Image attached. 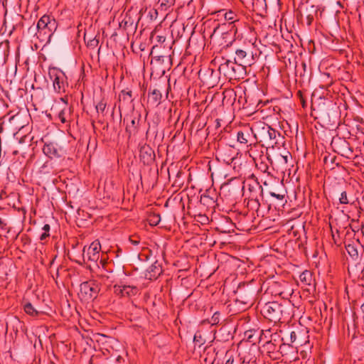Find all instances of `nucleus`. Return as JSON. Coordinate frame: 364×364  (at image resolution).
Wrapping results in <instances>:
<instances>
[{
  "instance_id": "f257e3e1",
  "label": "nucleus",
  "mask_w": 364,
  "mask_h": 364,
  "mask_svg": "<svg viewBox=\"0 0 364 364\" xmlns=\"http://www.w3.org/2000/svg\"><path fill=\"white\" fill-rule=\"evenodd\" d=\"M253 136L257 143H261L263 146L272 147L278 144L277 137L280 133L264 123H258L254 127Z\"/></svg>"
},
{
  "instance_id": "f03ea898",
  "label": "nucleus",
  "mask_w": 364,
  "mask_h": 364,
  "mask_svg": "<svg viewBox=\"0 0 364 364\" xmlns=\"http://www.w3.org/2000/svg\"><path fill=\"white\" fill-rule=\"evenodd\" d=\"M219 72L226 78L230 80L243 79L247 74V70L235 60H226L219 66Z\"/></svg>"
},
{
  "instance_id": "7ed1b4c3",
  "label": "nucleus",
  "mask_w": 364,
  "mask_h": 364,
  "mask_svg": "<svg viewBox=\"0 0 364 364\" xmlns=\"http://www.w3.org/2000/svg\"><path fill=\"white\" fill-rule=\"evenodd\" d=\"M51 111L63 124H69L73 120V109L68 105L66 97H60L56 100L51 107Z\"/></svg>"
},
{
  "instance_id": "20e7f679",
  "label": "nucleus",
  "mask_w": 364,
  "mask_h": 364,
  "mask_svg": "<svg viewBox=\"0 0 364 364\" xmlns=\"http://www.w3.org/2000/svg\"><path fill=\"white\" fill-rule=\"evenodd\" d=\"M284 309L283 305L278 302L273 301L265 304L261 312L267 319L272 322L277 323L282 319Z\"/></svg>"
},
{
  "instance_id": "39448f33",
  "label": "nucleus",
  "mask_w": 364,
  "mask_h": 364,
  "mask_svg": "<svg viewBox=\"0 0 364 364\" xmlns=\"http://www.w3.org/2000/svg\"><path fill=\"white\" fill-rule=\"evenodd\" d=\"M56 27L57 23L54 18L50 16L43 15L37 23L36 28L38 32L36 35H39L38 37L41 35L50 37L53 32L56 29Z\"/></svg>"
},
{
  "instance_id": "423d86ee",
  "label": "nucleus",
  "mask_w": 364,
  "mask_h": 364,
  "mask_svg": "<svg viewBox=\"0 0 364 364\" xmlns=\"http://www.w3.org/2000/svg\"><path fill=\"white\" fill-rule=\"evenodd\" d=\"M49 75L53 81L54 90L58 93L65 92L68 86L65 73L60 70L53 69L49 72Z\"/></svg>"
},
{
  "instance_id": "0eeeda50",
  "label": "nucleus",
  "mask_w": 364,
  "mask_h": 364,
  "mask_svg": "<svg viewBox=\"0 0 364 364\" xmlns=\"http://www.w3.org/2000/svg\"><path fill=\"white\" fill-rule=\"evenodd\" d=\"M234 60L237 64L243 67V68H245V70L247 67H250L255 63L252 51H247L242 48L237 49L235 50V57Z\"/></svg>"
},
{
  "instance_id": "6e6552de",
  "label": "nucleus",
  "mask_w": 364,
  "mask_h": 364,
  "mask_svg": "<svg viewBox=\"0 0 364 364\" xmlns=\"http://www.w3.org/2000/svg\"><path fill=\"white\" fill-rule=\"evenodd\" d=\"M99 290L98 286L93 282H85L80 284V294L82 299L89 301L97 296Z\"/></svg>"
},
{
  "instance_id": "1a4fd4ad",
  "label": "nucleus",
  "mask_w": 364,
  "mask_h": 364,
  "mask_svg": "<svg viewBox=\"0 0 364 364\" xmlns=\"http://www.w3.org/2000/svg\"><path fill=\"white\" fill-rule=\"evenodd\" d=\"M101 245L98 240L92 242L87 250H83V258L92 262H97L100 257Z\"/></svg>"
},
{
  "instance_id": "9d476101",
  "label": "nucleus",
  "mask_w": 364,
  "mask_h": 364,
  "mask_svg": "<svg viewBox=\"0 0 364 364\" xmlns=\"http://www.w3.org/2000/svg\"><path fill=\"white\" fill-rule=\"evenodd\" d=\"M113 289L114 294L120 296H132L139 292L138 288L134 285L115 284Z\"/></svg>"
},
{
  "instance_id": "9b49d317",
  "label": "nucleus",
  "mask_w": 364,
  "mask_h": 364,
  "mask_svg": "<svg viewBox=\"0 0 364 364\" xmlns=\"http://www.w3.org/2000/svg\"><path fill=\"white\" fill-rule=\"evenodd\" d=\"M235 294L237 301L243 304H248L252 303L253 300L254 291L246 289L245 287H240L235 291Z\"/></svg>"
},
{
  "instance_id": "f8f14e48",
  "label": "nucleus",
  "mask_w": 364,
  "mask_h": 364,
  "mask_svg": "<svg viewBox=\"0 0 364 364\" xmlns=\"http://www.w3.org/2000/svg\"><path fill=\"white\" fill-rule=\"evenodd\" d=\"M254 127L245 128L242 130L237 132V140L240 144L252 146V141L251 140L252 135L253 134Z\"/></svg>"
},
{
  "instance_id": "ddd939ff",
  "label": "nucleus",
  "mask_w": 364,
  "mask_h": 364,
  "mask_svg": "<svg viewBox=\"0 0 364 364\" xmlns=\"http://www.w3.org/2000/svg\"><path fill=\"white\" fill-rule=\"evenodd\" d=\"M43 153L50 159L60 157V151L53 143L46 144L43 148Z\"/></svg>"
},
{
  "instance_id": "4468645a",
  "label": "nucleus",
  "mask_w": 364,
  "mask_h": 364,
  "mask_svg": "<svg viewBox=\"0 0 364 364\" xmlns=\"http://www.w3.org/2000/svg\"><path fill=\"white\" fill-rule=\"evenodd\" d=\"M154 153L152 149L148 146H142L140 149V157L144 163H149L154 159Z\"/></svg>"
},
{
  "instance_id": "2eb2a0df",
  "label": "nucleus",
  "mask_w": 364,
  "mask_h": 364,
  "mask_svg": "<svg viewBox=\"0 0 364 364\" xmlns=\"http://www.w3.org/2000/svg\"><path fill=\"white\" fill-rule=\"evenodd\" d=\"M147 272L148 274H146V277H149V279H151L152 278H156L160 275L162 272V269L160 264L158 262H155L148 268Z\"/></svg>"
},
{
  "instance_id": "dca6fc26",
  "label": "nucleus",
  "mask_w": 364,
  "mask_h": 364,
  "mask_svg": "<svg viewBox=\"0 0 364 364\" xmlns=\"http://www.w3.org/2000/svg\"><path fill=\"white\" fill-rule=\"evenodd\" d=\"M358 246L359 245L355 243H349L346 245L347 252L355 260L358 258Z\"/></svg>"
},
{
  "instance_id": "f3484780",
  "label": "nucleus",
  "mask_w": 364,
  "mask_h": 364,
  "mask_svg": "<svg viewBox=\"0 0 364 364\" xmlns=\"http://www.w3.org/2000/svg\"><path fill=\"white\" fill-rule=\"evenodd\" d=\"M161 93L159 90L154 89L149 95V100L154 105H158L161 99Z\"/></svg>"
},
{
  "instance_id": "a211bd4d",
  "label": "nucleus",
  "mask_w": 364,
  "mask_h": 364,
  "mask_svg": "<svg viewBox=\"0 0 364 364\" xmlns=\"http://www.w3.org/2000/svg\"><path fill=\"white\" fill-rule=\"evenodd\" d=\"M306 18L309 24H310L313 21L314 16L317 14V8L314 5H311L309 7H306Z\"/></svg>"
},
{
  "instance_id": "6ab92c4d",
  "label": "nucleus",
  "mask_w": 364,
  "mask_h": 364,
  "mask_svg": "<svg viewBox=\"0 0 364 364\" xmlns=\"http://www.w3.org/2000/svg\"><path fill=\"white\" fill-rule=\"evenodd\" d=\"M224 17L226 21L230 22V23H232L239 21L238 15L232 11L225 12Z\"/></svg>"
},
{
  "instance_id": "aec40b11",
  "label": "nucleus",
  "mask_w": 364,
  "mask_h": 364,
  "mask_svg": "<svg viewBox=\"0 0 364 364\" xmlns=\"http://www.w3.org/2000/svg\"><path fill=\"white\" fill-rule=\"evenodd\" d=\"M119 101L124 102H131L132 100V91L130 90H122L119 95Z\"/></svg>"
},
{
  "instance_id": "412c9836",
  "label": "nucleus",
  "mask_w": 364,
  "mask_h": 364,
  "mask_svg": "<svg viewBox=\"0 0 364 364\" xmlns=\"http://www.w3.org/2000/svg\"><path fill=\"white\" fill-rule=\"evenodd\" d=\"M23 309L25 312L30 316H37L39 314V311H37L29 302L25 304Z\"/></svg>"
},
{
  "instance_id": "4be33fe9",
  "label": "nucleus",
  "mask_w": 364,
  "mask_h": 364,
  "mask_svg": "<svg viewBox=\"0 0 364 364\" xmlns=\"http://www.w3.org/2000/svg\"><path fill=\"white\" fill-rule=\"evenodd\" d=\"M342 156H346V157H349L350 154L353 153V149L350 147L349 144L346 141H342Z\"/></svg>"
},
{
  "instance_id": "5701e85b",
  "label": "nucleus",
  "mask_w": 364,
  "mask_h": 364,
  "mask_svg": "<svg viewBox=\"0 0 364 364\" xmlns=\"http://www.w3.org/2000/svg\"><path fill=\"white\" fill-rule=\"evenodd\" d=\"M106 107L107 102L104 100H100L95 106L97 112L98 114H102V115H104Z\"/></svg>"
},
{
  "instance_id": "b1692460",
  "label": "nucleus",
  "mask_w": 364,
  "mask_h": 364,
  "mask_svg": "<svg viewBox=\"0 0 364 364\" xmlns=\"http://www.w3.org/2000/svg\"><path fill=\"white\" fill-rule=\"evenodd\" d=\"M165 59L168 60V57L164 56V55L155 56L152 58L151 64V65H159V64L163 63L164 62Z\"/></svg>"
},
{
  "instance_id": "393cba45",
  "label": "nucleus",
  "mask_w": 364,
  "mask_h": 364,
  "mask_svg": "<svg viewBox=\"0 0 364 364\" xmlns=\"http://www.w3.org/2000/svg\"><path fill=\"white\" fill-rule=\"evenodd\" d=\"M160 220L161 218L159 214H153L149 218V222L151 225H157Z\"/></svg>"
},
{
  "instance_id": "a878e982",
  "label": "nucleus",
  "mask_w": 364,
  "mask_h": 364,
  "mask_svg": "<svg viewBox=\"0 0 364 364\" xmlns=\"http://www.w3.org/2000/svg\"><path fill=\"white\" fill-rule=\"evenodd\" d=\"M137 122L135 119H131L130 124L126 127L127 132L132 133L136 129Z\"/></svg>"
},
{
  "instance_id": "bb28decb",
  "label": "nucleus",
  "mask_w": 364,
  "mask_h": 364,
  "mask_svg": "<svg viewBox=\"0 0 364 364\" xmlns=\"http://www.w3.org/2000/svg\"><path fill=\"white\" fill-rule=\"evenodd\" d=\"M339 203L343 205H347L350 203V200L348 198L347 193L346 191H343L341 193L339 197Z\"/></svg>"
},
{
  "instance_id": "cd10ccee",
  "label": "nucleus",
  "mask_w": 364,
  "mask_h": 364,
  "mask_svg": "<svg viewBox=\"0 0 364 364\" xmlns=\"http://www.w3.org/2000/svg\"><path fill=\"white\" fill-rule=\"evenodd\" d=\"M311 274L306 271L304 272H303L301 275H300V279L301 282H306V284H310L309 282L311 280Z\"/></svg>"
},
{
  "instance_id": "c85d7f7f",
  "label": "nucleus",
  "mask_w": 364,
  "mask_h": 364,
  "mask_svg": "<svg viewBox=\"0 0 364 364\" xmlns=\"http://www.w3.org/2000/svg\"><path fill=\"white\" fill-rule=\"evenodd\" d=\"M225 357L228 358L225 362V364H233L234 358H233V355L230 352L228 351L226 353Z\"/></svg>"
},
{
  "instance_id": "c756f323",
  "label": "nucleus",
  "mask_w": 364,
  "mask_h": 364,
  "mask_svg": "<svg viewBox=\"0 0 364 364\" xmlns=\"http://www.w3.org/2000/svg\"><path fill=\"white\" fill-rule=\"evenodd\" d=\"M269 194L271 196L276 198L278 200H282L284 197V194L276 193L275 192H273V191H270Z\"/></svg>"
},
{
  "instance_id": "7c9ffc66",
  "label": "nucleus",
  "mask_w": 364,
  "mask_h": 364,
  "mask_svg": "<svg viewBox=\"0 0 364 364\" xmlns=\"http://www.w3.org/2000/svg\"><path fill=\"white\" fill-rule=\"evenodd\" d=\"M245 336L247 337V339L249 342H254V341L252 340L253 335L252 331H246Z\"/></svg>"
},
{
  "instance_id": "2f4dec72",
  "label": "nucleus",
  "mask_w": 364,
  "mask_h": 364,
  "mask_svg": "<svg viewBox=\"0 0 364 364\" xmlns=\"http://www.w3.org/2000/svg\"><path fill=\"white\" fill-rule=\"evenodd\" d=\"M156 38L157 42L161 43H164L166 40V38L164 36H156Z\"/></svg>"
},
{
  "instance_id": "473e14b6",
  "label": "nucleus",
  "mask_w": 364,
  "mask_h": 364,
  "mask_svg": "<svg viewBox=\"0 0 364 364\" xmlns=\"http://www.w3.org/2000/svg\"><path fill=\"white\" fill-rule=\"evenodd\" d=\"M50 227L48 224H46L44 225V226L43 227V230L45 232H47V233H49V231H50Z\"/></svg>"
},
{
  "instance_id": "72a5a7b5",
  "label": "nucleus",
  "mask_w": 364,
  "mask_h": 364,
  "mask_svg": "<svg viewBox=\"0 0 364 364\" xmlns=\"http://www.w3.org/2000/svg\"><path fill=\"white\" fill-rule=\"evenodd\" d=\"M49 236V233H47V232H43L41 236H40V240H44L47 237Z\"/></svg>"
},
{
  "instance_id": "f704fd0d",
  "label": "nucleus",
  "mask_w": 364,
  "mask_h": 364,
  "mask_svg": "<svg viewBox=\"0 0 364 364\" xmlns=\"http://www.w3.org/2000/svg\"><path fill=\"white\" fill-rule=\"evenodd\" d=\"M248 153H249V155H250V157L255 159V156H254L255 151H254L253 147L251 146V148L248 151Z\"/></svg>"
},
{
  "instance_id": "c9c22d12",
  "label": "nucleus",
  "mask_w": 364,
  "mask_h": 364,
  "mask_svg": "<svg viewBox=\"0 0 364 364\" xmlns=\"http://www.w3.org/2000/svg\"><path fill=\"white\" fill-rule=\"evenodd\" d=\"M175 1H177L178 4H189L191 0H174Z\"/></svg>"
},
{
  "instance_id": "e433bc0d",
  "label": "nucleus",
  "mask_w": 364,
  "mask_h": 364,
  "mask_svg": "<svg viewBox=\"0 0 364 364\" xmlns=\"http://www.w3.org/2000/svg\"><path fill=\"white\" fill-rule=\"evenodd\" d=\"M129 241L131 242L132 244H133L134 245H138L139 244V241L137 240H133L132 238L129 239Z\"/></svg>"
},
{
  "instance_id": "4c0bfd02",
  "label": "nucleus",
  "mask_w": 364,
  "mask_h": 364,
  "mask_svg": "<svg viewBox=\"0 0 364 364\" xmlns=\"http://www.w3.org/2000/svg\"><path fill=\"white\" fill-rule=\"evenodd\" d=\"M199 217L201 218V223H205L208 220V218L205 215H200Z\"/></svg>"
},
{
  "instance_id": "58836bf2",
  "label": "nucleus",
  "mask_w": 364,
  "mask_h": 364,
  "mask_svg": "<svg viewBox=\"0 0 364 364\" xmlns=\"http://www.w3.org/2000/svg\"><path fill=\"white\" fill-rule=\"evenodd\" d=\"M295 337H296V334H295V333H294V332H292V333H291V341H293V338H295Z\"/></svg>"
},
{
  "instance_id": "ea45409f",
  "label": "nucleus",
  "mask_w": 364,
  "mask_h": 364,
  "mask_svg": "<svg viewBox=\"0 0 364 364\" xmlns=\"http://www.w3.org/2000/svg\"><path fill=\"white\" fill-rule=\"evenodd\" d=\"M121 359H122V358L120 355H117V361L118 363H120Z\"/></svg>"
},
{
  "instance_id": "a19ab883",
  "label": "nucleus",
  "mask_w": 364,
  "mask_h": 364,
  "mask_svg": "<svg viewBox=\"0 0 364 364\" xmlns=\"http://www.w3.org/2000/svg\"><path fill=\"white\" fill-rule=\"evenodd\" d=\"M255 203L257 204V208H259V205H260V204H259V201H258L257 200H255Z\"/></svg>"
},
{
  "instance_id": "79ce46f5",
  "label": "nucleus",
  "mask_w": 364,
  "mask_h": 364,
  "mask_svg": "<svg viewBox=\"0 0 364 364\" xmlns=\"http://www.w3.org/2000/svg\"><path fill=\"white\" fill-rule=\"evenodd\" d=\"M4 225V222L3 220H1V218H0V227H2Z\"/></svg>"
},
{
  "instance_id": "37998d69",
  "label": "nucleus",
  "mask_w": 364,
  "mask_h": 364,
  "mask_svg": "<svg viewBox=\"0 0 364 364\" xmlns=\"http://www.w3.org/2000/svg\"><path fill=\"white\" fill-rule=\"evenodd\" d=\"M361 311L364 313V303L360 306Z\"/></svg>"
},
{
  "instance_id": "c03bdc74",
  "label": "nucleus",
  "mask_w": 364,
  "mask_h": 364,
  "mask_svg": "<svg viewBox=\"0 0 364 364\" xmlns=\"http://www.w3.org/2000/svg\"><path fill=\"white\" fill-rule=\"evenodd\" d=\"M4 130L2 124H0V133L2 132Z\"/></svg>"
},
{
  "instance_id": "a18cd8bd",
  "label": "nucleus",
  "mask_w": 364,
  "mask_h": 364,
  "mask_svg": "<svg viewBox=\"0 0 364 364\" xmlns=\"http://www.w3.org/2000/svg\"><path fill=\"white\" fill-rule=\"evenodd\" d=\"M361 232H362V234L364 235V226L362 227Z\"/></svg>"
},
{
  "instance_id": "49530a36",
  "label": "nucleus",
  "mask_w": 364,
  "mask_h": 364,
  "mask_svg": "<svg viewBox=\"0 0 364 364\" xmlns=\"http://www.w3.org/2000/svg\"><path fill=\"white\" fill-rule=\"evenodd\" d=\"M284 159L285 160L286 162H287V156H284Z\"/></svg>"
},
{
  "instance_id": "de8ad7c7",
  "label": "nucleus",
  "mask_w": 364,
  "mask_h": 364,
  "mask_svg": "<svg viewBox=\"0 0 364 364\" xmlns=\"http://www.w3.org/2000/svg\"><path fill=\"white\" fill-rule=\"evenodd\" d=\"M267 169H268V167L267 166H265V169L264 171H266Z\"/></svg>"
}]
</instances>
